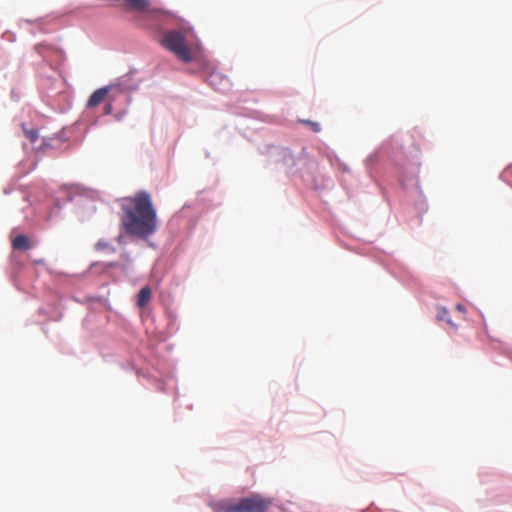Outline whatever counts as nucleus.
Masks as SVG:
<instances>
[{"mask_svg": "<svg viewBox=\"0 0 512 512\" xmlns=\"http://www.w3.org/2000/svg\"><path fill=\"white\" fill-rule=\"evenodd\" d=\"M120 223L124 234L147 239L158 228L156 210L148 193L141 191L121 201Z\"/></svg>", "mask_w": 512, "mask_h": 512, "instance_id": "1", "label": "nucleus"}, {"mask_svg": "<svg viewBox=\"0 0 512 512\" xmlns=\"http://www.w3.org/2000/svg\"><path fill=\"white\" fill-rule=\"evenodd\" d=\"M190 29L182 28L181 30H170L166 32L161 40L164 48L172 52L178 59L185 63L192 60L187 37Z\"/></svg>", "mask_w": 512, "mask_h": 512, "instance_id": "2", "label": "nucleus"}, {"mask_svg": "<svg viewBox=\"0 0 512 512\" xmlns=\"http://www.w3.org/2000/svg\"><path fill=\"white\" fill-rule=\"evenodd\" d=\"M271 502L258 495L247 497L237 504H229L224 508V512H265Z\"/></svg>", "mask_w": 512, "mask_h": 512, "instance_id": "3", "label": "nucleus"}, {"mask_svg": "<svg viewBox=\"0 0 512 512\" xmlns=\"http://www.w3.org/2000/svg\"><path fill=\"white\" fill-rule=\"evenodd\" d=\"M127 7L131 10L144 13L147 18L159 17L162 12L151 9L149 7V0H123Z\"/></svg>", "mask_w": 512, "mask_h": 512, "instance_id": "4", "label": "nucleus"}, {"mask_svg": "<svg viewBox=\"0 0 512 512\" xmlns=\"http://www.w3.org/2000/svg\"><path fill=\"white\" fill-rule=\"evenodd\" d=\"M117 86L115 85H110V86H104V87H101L97 90H95L92 95L89 97L88 99V102H87V106L89 108H92V107H95L97 106L98 104H100L105 98L109 97V93L116 89Z\"/></svg>", "mask_w": 512, "mask_h": 512, "instance_id": "5", "label": "nucleus"}, {"mask_svg": "<svg viewBox=\"0 0 512 512\" xmlns=\"http://www.w3.org/2000/svg\"><path fill=\"white\" fill-rule=\"evenodd\" d=\"M208 83L211 85L214 89L225 91L228 90L230 87L229 80L222 76L220 73L213 72L208 77Z\"/></svg>", "mask_w": 512, "mask_h": 512, "instance_id": "6", "label": "nucleus"}, {"mask_svg": "<svg viewBox=\"0 0 512 512\" xmlns=\"http://www.w3.org/2000/svg\"><path fill=\"white\" fill-rule=\"evenodd\" d=\"M151 289L148 286L141 288L138 293L137 305L140 308L145 307L151 299Z\"/></svg>", "mask_w": 512, "mask_h": 512, "instance_id": "7", "label": "nucleus"}, {"mask_svg": "<svg viewBox=\"0 0 512 512\" xmlns=\"http://www.w3.org/2000/svg\"><path fill=\"white\" fill-rule=\"evenodd\" d=\"M13 247L17 250H27L29 248V241L26 236L19 235L13 240Z\"/></svg>", "mask_w": 512, "mask_h": 512, "instance_id": "8", "label": "nucleus"}, {"mask_svg": "<svg viewBox=\"0 0 512 512\" xmlns=\"http://www.w3.org/2000/svg\"><path fill=\"white\" fill-rule=\"evenodd\" d=\"M95 249L100 252H106L108 254L113 253L115 250L112 245L106 240H99L95 244Z\"/></svg>", "mask_w": 512, "mask_h": 512, "instance_id": "9", "label": "nucleus"}, {"mask_svg": "<svg viewBox=\"0 0 512 512\" xmlns=\"http://www.w3.org/2000/svg\"><path fill=\"white\" fill-rule=\"evenodd\" d=\"M23 129H24V133H25L26 137L29 138L31 143H35L38 140V132H37V130H35V129H27L25 127Z\"/></svg>", "mask_w": 512, "mask_h": 512, "instance_id": "10", "label": "nucleus"}, {"mask_svg": "<svg viewBox=\"0 0 512 512\" xmlns=\"http://www.w3.org/2000/svg\"><path fill=\"white\" fill-rule=\"evenodd\" d=\"M437 318H438V320L446 321L448 324H450L452 326L454 325L452 323L451 319L448 317V311L445 308L439 309Z\"/></svg>", "mask_w": 512, "mask_h": 512, "instance_id": "11", "label": "nucleus"}, {"mask_svg": "<svg viewBox=\"0 0 512 512\" xmlns=\"http://www.w3.org/2000/svg\"><path fill=\"white\" fill-rule=\"evenodd\" d=\"M305 124H308L314 132H319L321 130V126L318 122H313L309 120L303 121Z\"/></svg>", "mask_w": 512, "mask_h": 512, "instance_id": "12", "label": "nucleus"}, {"mask_svg": "<svg viewBox=\"0 0 512 512\" xmlns=\"http://www.w3.org/2000/svg\"><path fill=\"white\" fill-rule=\"evenodd\" d=\"M113 97L112 96H109V100H112ZM113 111V106H112V103L111 101H109L106 105H105V108H104V113L109 115L111 114Z\"/></svg>", "mask_w": 512, "mask_h": 512, "instance_id": "13", "label": "nucleus"}, {"mask_svg": "<svg viewBox=\"0 0 512 512\" xmlns=\"http://www.w3.org/2000/svg\"><path fill=\"white\" fill-rule=\"evenodd\" d=\"M50 146H51L50 143L46 139H43L42 144L40 146L36 147V149L45 150L46 148H48Z\"/></svg>", "mask_w": 512, "mask_h": 512, "instance_id": "14", "label": "nucleus"}, {"mask_svg": "<svg viewBox=\"0 0 512 512\" xmlns=\"http://www.w3.org/2000/svg\"><path fill=\"white\" fill-rule=\"evenodd\" d=\"M456 309H457L458 311H460V312H464V311H465V307H464L462 304H458V305L456 306Z\"/></svg>", "mask_w": 512, "mask_h": 512, "instance_id": "15", "label": "nucleus"}, {"mask_svg": "<svg viewBox=\"0 0 512 512\" xmlns=\"http://www.w3.org/2000/svg\"><path fill=\"white\" fill-rule=\"evenodd\" d=\"M42 48H43L42 46H38V47H37V50H38L39 54H40V55H42V56L45 58V57H46V55H45V54H44V52L42 51Z\"/></svg>", "mask_w": 512, "mask_h": 512, "instance_id": "16", "label": "nucleus"}, {"mask_svg": "<svg viewBox=\"0 0 512 512\" xmlns=\"http://www.w3.org/2000/svg\"><path fill=\"white\" fill-rule=\"evenodd\" d=\"M123 238H124V235H123V234H120V235L118 236V241H119L120 243H122V239H123Z\"/></svg>", "mask_w": 512, "mask_h": 512, "instance_id": "17", "label": "nucleus"}]
</instances>
